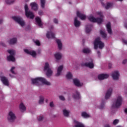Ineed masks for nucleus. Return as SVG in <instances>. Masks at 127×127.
Here are the masks:
<instances>
[{
  "mask_svg": "<svg viewBox=\"0 0 127 127\" xmlns=\"http://www.w3.org/2000/svg\"><path fill=\"white\" fill-rule=\"evenodd\" d=\"M32 83L36 86H40L42 83L47 86H50L51 83L47 81L44 78L40 77L31 79Z\"/></svg>",
  "mask_w": 127,
  "mask_h": 127,
  "instance_id": "obj_1",
  "label": "nucleus"
},
{
  "mask_svg": "<svg viewBox=\"0 0 127 127\" xmlns=\"http://www.w3.org/2000/svg\"><path fill=\"white\" fill-rule=\"evenodd\" d=\"M123 101L124 99L122 96H121V95H118L112 105V109H119V108L123 105Z\"/></svg>",
  "mask_w": 127,
  "mask_h": 127,
  "instance_id": "obj_2",
  "label": "nucleus"
},
{
  "mask_svg": "<svg viewBox=\"0 0 127 127\" xmlns=\"http://www.w3.org/2000/svg\"><path fill=\"white\" fill-rule=\"evenodd\" d=\"M85 62L88 63H82L81 64V66L82 67H88L90 69H93L94 68V63H93L94 61L91 58H88L84 60Z\"/></svg>",
  "mask_w": 127,
  "mask_h": 127,
  "instance_id": "obj_3",
  "label": "nucleus"
},
{
  "mask_svg": "<svg viewBox=\"0 0 127 127\" xmlns=\"http://www.w3.org/2000/svg\"><path fill=\"white\" fill-rule=\"evenodd\" d=\"M94 49H98L99 47V49H103L105 47V44L102 41H101V38L97 37L95 39L94 43Z\"/></svg>",
  "mask_w": 127,
  "mask_h": 127,
  "instance_id": "obj_4",
  "label": "nucleus"
},
{
  "mask_svg": "<svg viewBox=\"0 0 127 127\" xmlns=\"http://www.w3.org/2000/svg\"><path fill=\"white\" fill-rule=\"evenodd\" d=\"M12 19L14 20L16 22H17L22 27L25 25V22L23 20V19L20 16H14L12 17Z\"/></svg>",
  "mask_w": 127,
  "mask_h": 127,
  "instance_id": "obj_5",
  "label": "nucleus"
},
{
  "mask_svg": "<svg viewBox=\"0 0 127 127\" xmlns=\"http://www.w3.org/2000/svg\"><path fill=\"white\" fill-rule=\"evenodd\" d=\"M44 70V71H47L46 75L47 77H50L52 76V73H53V71L52 70H51V68L49 67V64L48 63H45Z\"/></svg>",
  "mask_w": 127,
  "mask_h": 127,
  "instance_id": "obj_6",
  "label": "nucleus"
},
{
  "mask_svg": "<svg viewBox=\"0 0 127 127\" xmlns=\"http://www.w3.org/2000/svg\"><path fill=\"white\" fill-rule=\"evenodd\" d=\"M7 52L10 55L7 57V60H8V61H12V62H14L15 61V58H14L13 55L15 54V51L12 50H8Z\"/></svg>",
  "mask_w": 127,
  "mask_h": 127,
  "instance_id": "obj_7",
  "label": "nucleus"
},
{
  "mask_svg": "<svg viewBox=\"0 0 127 127\" xmlns=\"http://www.w3.org/2000/svg\"><path fill=\"white\" fill-rule=\"evenodd\" d=\"M15 119H16V117H15V115L13 112L10 111L8 113V116H7V120L9 123H13L14 121L15 120Z\"/></svg>",
  "mask_w": 127,
  "mask_h": 127,
  "instance_id": "obj_8",
  "label": "nucleus"
},
{
  "mask_svg": "<svg viewBox=\"0 0 127 127\" xmlns=\"http://www.w3.org/2000/svg\"><path fill=\"white\" fill-rule=\"evenodd\" d=\"M53 28H54V26H53V25H52L50 29V32L48 31L47 33L46 36L47 38H48V39H50V38H52L53 39H54V38H55V34L51 32V30H53Z\"/></svg>",
  "mask_w": 127,
  "mask_h": 127,
  "instance_id": "obj_9",
  "label": "nucleus"
},
{
  "mask_svg": "<svg viewBox=\"0 0 127 127\" xmlns=\"http://www.w3.org/2000/svg\"><path fill=\"white\" fill-rule=\"evenodd\" d=\"M113 93V88H110L107 91V92L105 94V99L108 100V99L110 98V97L112 96V94Z\"/></svg>",
  "mask_w": 127,
  "mask_h": 127,
  "instance_id": "obj_10",
  "label": "nucleus"
},
{
  "mask_svg": "<svg viewBox=\"0 0 127 127\" xmlns=\"http://www.w3.org/2000/svg\"><path fill=\"white\" fill-rule=\"evenodd\" d=\"M112 77L114 80H119L120 78V73H119V71H115L112 72Z\"/></svg>",
  "mask_w": 127,
  "mask_h": 127,
  "instance_id": "obj_11",
  "label": "nucleus"
},
{
  "mask_svg": "<svg viewBox=\"0 0 127 127\" xmlns=\"http://www.w3.org/2000/svg\"><path fill=\"white\" fill-rule=\"evenodd\" d=\"M24 51L27 54H29V55H31V56H32V57H36V52L34 51H30L27 49H24Z\"/></svg>",
  "mask_w": 127,
  "mask_h": 127,
  "instance_id": "obj_12",
  "label": "nucleus"
},
{
  "mask_svg": "<svg viewBox=\"0 0 127 127\" xmlns=\"http://www.w3.org/2000/svg\"><path fill=\"white\" fill-rule=\"evenodd\" d=\"M25 15L28 18H30V19H33L34 18V14L31 11H28L26 12Z\"/></svg>",
  "mask_w": 127,
  "mask_h": 127,
  "instance_id": "obj_13",
  "label": "nucleus"
},
{
  "mask_svg": "<svg viewBox=\"0 0 127 127\" xmlns=\"http://www.w3.org/2000/svg\"><path fill=\"white\" fill-rule=\"evenodd\" d=\"M99 80H105L109 78V74H101L98 76Z\"/></svg>",
  "mask_w": 127,
  "mask_h": 127,
  "instance_id": "obj_14",
  "label": "nucleus"
},
{
  "mask_svg": "<svg viewBox=\"0 0 127 127\" xmlns=\"http://www.w3.org/2000/svg\"><path fill=\"white\" fill-rule=\"evenodd\" d=\"M1 81L5 86H8V79L5 76L1 77Z\"/></svg>",
  "mask_w": 127,
  "mask_h": 127,
  "instance_id": "obj_15",
  "label": "nucleus"
},
{
  "mask_svg": "<svg viewBox=\"0 0 127 127\" xmlns=\"http://www.w3.org/2000/svg\"><path fill=\"white\" fill-rule=\"evenodd\" d=\"M74 25L75 27H79L81 25V22L78 20V18L75 17L74 19Z\"/></svg>",
  "mask_w": 127,
  "mask_h": 127,
  "instance_id": "obj_16",
  "label": "nucleus"
},
{
  "mask_svg": "<svg viewBox=\"0 0 127 127\" xmlns=\"http://www.w3.org/2000/svg\"><path fill=\"white\" fill-rule=\"evenodd\" d=\"M76 14H77V16H78V17H79V18H80L81 20H85V19H86L85 15L80 13L79 11H77Z\"/></svg>",
  "mask_w": 127,
  "mask_h": 127,
  "instance_id": "obj_17",
  "label": "nucleus"
},
{
  "mask_svg": "<svg viewBox=\"0 0 127 127\" xmlns=\"http://www.w3.org/2000/svg\"><path fill=\"white\" fill-rule=\"evenodd\" d=\"M73 83L76 87H82V86H83V84L80 83V80L77 78L73 79Z\"/></svg>",
  "mask_w": 127,
  "mask_h": 127,
  "instance_id": "obj_18",
  "label": "nucleus"
},
{
  "mask_svg": "<svg viewBox=\"0 0 127 127\" xmlns=\"http://www.w3.org/2000/svg\"><path fill=\"white\" fill-rule=\"evenodd\" d=\"M92 27H93V25L92 24H88L86 25L85 27L86 33H90V32H91V31L92 30Z\"/></svg>",
  "mask_w": 127,
  "mask_h": 127,
  "instance_id": "obj_19",
  "label": "nucleus"
},
{
  "mask_svg": "<svg viewBox=\"0 0 127 127\" xmlns=\"http://www.w3.org/2000/svg\"><path fill=\"white\" fill-rule=\"evenodd\" d=\"M35 20L38 26H39L40 27H42V25H43V24H42V21H41V18H40V17H37L35 18Z\"/></svg>",
  "mask_w": 127,
  "mask_h": 127,
  "instance_id": "obj_20",
  "label": "nucleus"
},
{
  "mask_svg": "<svg viewBox=\"0 0 127 127\" xmlns=\"http://www.w3.org/2000/svg\"><path fill=\"white\" fill-rule=\"evenodd\" d=\"M62 70H63V65L60 66L57 69V73L56 74V77H59L61 74V72H62Z\"/></svg>",
  "mask_w": 127,
  "mask_h": 127,
  "instance_id": "obj_21",
  "label": "nucleus"
},
{
  "mask_svg": "<svg viewBox=\"0 0 127 127\" xmlns=\"http://www.w3.org/2000/svg\"><path fill=\"white\" fill-rule=\"evenodd\" d=\"M31 8L34 10H37L38 9V5L36 4L35 2H32L30 4Z\"/></svg>",
  "mask_w": 127,
  "mask_h": 127,
  "instance_id": "obj_22",
  "label": "nucleus"
},
{
  "mask_svg": "<svg viewBox=\"0 0 127 127\" xmlns=\"http://www.w3.org/2000/svg\"><path fill=\"white\" fill-rule=\"evenodd\" d=\"M16 42H17V39L16 38L11 39L8 41V43L10 44V45H13V44H15Z\"/></svg>",
  "mask_w": 127,
  "mask_h": 127,
  "instance_id": "obj_23",
  "label": "nucleus"
},
{
  "mask_svg": "<svg viewBox=\"0 0 127 127\" xmlns=\"http://www.w3.org/2000/svg\"><path fill=\"white\" fill-rule=\"evenodd\" d=\"M106 27L107 28V31L109 34H112V28L111 27V22H108L106 25Z\"/></svg>",
  "mask_w": 127,
  "mask_h": 127,
  "instance_id": "obj_24",
  "label": "nucleus"
},
{
  "mask_svg": "<svg viewBox=\"0 0 127 127\" xmlns=\"http://www.w3.org/2000/svg\"><path fill=\"white\" fill-rule=\"evenodd\" d=\"M73 99L79 100L80 99V93L78 91H75V94H73L72 96Z\"/></svg>",
  "mask_w": 127,
  "mask_h": 127,
  "instance_id": "obj_25",
  "label": "nucleus"
},
{
  "mask_svg": "<svg viewBox=\"0 0 127 127\" xmlns=\"http://www.w3.org/2000/svg\"><path fill=\"white\" fill-rule=\"evenodd\" d=\"M19 109H20V110L21 111V112H24V111H26V107H25V106H24V104H23V103H21L20 104Z\"/></svg>",
  "mask_w": 127,
  "mask_h": 127,
  "instance_id": "obj_26",
  "label": "nucleus"
},
{
  "mask_svg": "<svg viewBox=\"0 0 127 127\" xmlns=\"http://www.w3.org/2000/svg\"><path fill=\"white\" fill-rule=\"evenodd\" d=\"M56 41L58 45L59 50H61L62 49V43H61V41L59 39H57Z\"/></svg>",
  "mask_w": 127,
  "mask_h": 127,
  "instance_id": "obj_27",
  "label": "nucleus"
},
{
  "mask_svg": "<svg viewBox=\"0 0 127 127\" xmlns=\"http://www.w3.org/2000/svg\"><path fill=\"white\" fill-rule=\"evenodd\" d=\"M55 57L56 60H60L62 58V55L60 53H58L55 54Z\"/></svg>",
  "mask_w": 127,
  "mask_h": 127,
  "instance_id": "obj_28",
  "label": "nucleus"
},
{
  "mask_svg": "<svg viewBox=\"0 0 127 127\" xmlns=\"http://www.w3.org/2000/svg\"><path fill=\"white\" fill-rule=\"evenodd\" d=\"M113 6V3L111 2H107L106 4V5L103 6V7H105L106 9H109L110 7H112Z\"/></svg>",
  "mask_w": 127,
  "mask_h": 127,
  "instance_id": "obj_29",
  "label": "nucleus"
},
{
  "mask_svg": "<svg viewBox=\"0 0 127 127\" xmlns=\"http://www.w3.org/2000/svg\"><path fill=\"white\" fill-rule=\"evenodd\" d=\"M82 52L85 54H89L91 52V50L89 48H84L82 50Z\"/></svg>",
  "mask_w": 127,
  "mask_h": 127,
  "instance_id": "obj_30",
  "label": "nucleus"
},
{
  "mask_svg": "<svg viewBox=\"0 0 127 127\" xmlns=\"http://www.w3.org/2000/svg\"><path fill=\"white\" fill-rule=\"evenodd\" d=\"M69 114H70V112L68 111L67 110L64 109L63 110V114L64 116V117H69Z\"/></svg>",
  "mask_w": 127,
  "mask_h": 127,
  "instance_id": "obj_31",
  "label": "nucleus"
},
{
  "mask_svg": "<svg viewBox=\"0 0 127 127\" xmlns=\"http://www.w3.org/2000/svg\"><path fill=\"white\" fill-rule=\"evenodd\" d=\"M81 116L85 119H87V118H90V115H89V114H88L87 113L85 112H83L82 113Z\"/></svg>",
  "mask_w": 127,
  "mask_h": 127,
  "instance_id": "obj_32",
  "label": "nucleus"
},
{
  "mask_svg": "<svg viewBox=\"0 0 127 127\" xmlns=\"http://www.w3.org/2000/svg\"><path fill=\"white\" fill-rule=\"evenodd\" d=\"M96 22L98 23V24H101L102 22H103V17H100V18H96Z\"/></svg>",
  "mask_w": 127,
  "mask_h": 127,
  "instance_id": "obj_33",
  "label": "nucleus"
},
{
  "mask_svg": "<svg viewBox=\"0 0 127 127\" xmlns=\"http://www.w3.org/2000/svg\"><path fill=\"white\" fill-rule=\"evenodd\" d=\"M89 20L92 22H96V18L93 16H90L88 17Z\"/></svg>",
  "mask_w": 127,
  "mask_h": 127,
  "instance_id": "obj_34",
  "label": "nucleus"
},
{
  "mask_svg": "<svg viewBox=\"0 0 127 127\" xmlns=\"http://www.w3.org/2000/svg\"><path fill=\"white\" fill-rule=\"evenodd\" d=\"M15 2V0H6L5 2L7 3V4H11L12 3H13V2Z\"/></svg>",
  "mask_w": 127,
  "mask_h": 127,
  "instance_id": "obj_35",
  "label": "nucleus"
},
{
  "mask_svg": "<svg viewBox=\"0 0 127 127\" xmlns=\"http://www.w3.org/2000/svg\"><path fill=\"white\" fill-rule=\"evenodd\" d=\"M44 102V97L41 96L40 97V100L39 101V104H40V105H42Z\"/></svg>",
  "mask_w": 127,
  "mask_h": 127,
  "instance_id": "obj_36",
  "label": "nucleus"
},
{
  "mask_svg": "<svg viewBox=\"0 0 127 127\" xmlns=\"http://www.w3.org/2000/svg\"><path fill=\"white\" fill-rule=\"evenodd\" d=\"M41 1V6L42 8L45 7V0H40Z\"/></svg>",
  "mask_w": 127,
  "mask_h": 127,
  "instance_id": "obj_37",
  "label": "nucleus"
},
{
  "mask_svg": "<svg viewBox=\"0 0 127 127\" xmlns=\"http://www.w3.org/2000/svg\"><path fill=\"white\" fill-rule=\"evenodd\" d=\"M100 34L103 38H106L107 37V34L102 30L100 31Z\"/></svg>",
  "mask_w": 127,
  "mask_h": 127,
  "instance_id": "obj_38",
  "label": "nucleus"
},
{
  "mask_svg": "<svg viewBox=\"0 0 127 127\" xmlns=\"http://www.w3.org/2000/svg\"><path fill=\"white\" fill-rule=\"evenodd\" d=\"M104 107H105V101L104 100H102L101 105L100 106H99V109H100V110H102V109L104 108Z\"/></svg>",
  "mask_w": 127,
  "mask_h": 127,
  "instance_id": "obj_39",
  "label": "nucleus"
},
{
  "mask_svg": "<svg viewBox=\"0 0 127 127\" xmlns=\"http://www.w3.org/2000/svg\"><path fill=\"white\" fill-rule=\"evenodd\" d=\"M66 77L67 79H72V74L71 72H68L66 75Z\"/></svg>",
  "mask_w": 127,
  "mask_h": 127,
  "instance_id": "obj_40",
  "label": "nucleus"
},
{
  "mask_svg": "<svg viewBox=\"0 0 127 127\" xmlns=\"http://www.w3.org/2000/svg\"><path fill=\"white\" fill-rule=\"evenodd\" d=\"M33 42H34V43H35L36 45H37V46H40V42H39V40H37L35 41L34 40H33Z\"/></svg>",
  "mask_w": 127,
  "mask_h": 127,
  "instance_id": "obj_41",
  "label": "nucleus"
},
{
  "mask_svg": "<svg viewBox=\"0 0 127 127\" xmlns=\"http://www.w3.org/2000/svg\"><path fill=\"white\" fill-rule=\"evenodd\" d=\"M119 120L118 119H115L113 123V125H114V126H116V125H118V124H119Z\"/></svg>",
  "mask_w": 127,
  "mask_h": 127,
  "instance_id": "obj_42",
  "label": "nucleus"
},
{
  "mask_svg": "<svg viewBox=\"0 0 127 127\" xmlns=\"http://www.w3.org/2000/svg\"><path fill=\"white\" fill-rule=\"evenodd\" d=\"M15 69V67L13 66L11 67V69H10V72L12 73V74H13L14 75H15V74H16L14 71L13 70H14Z\"/></svg>",
  "mask_w": 127,
  "mask_h": 127,
  "instance_id": "obj_43",
  "label": "nucleus"
},
{
  "mask_svg": "<svg viewBox=\"0 0 127 127\" xmlns=\"http://www.w3.org/2000/svg\"><path fill=\"white\" fill-rule=\"evenodd\" d=\"M24 8H25V13H26V12H28V11H29L28 10H29V8H28V5H27V4H25V5Z\"/></svg>",
  "mask_w": 127,
  "mask_h": 127,
  "instance_id": "obj_44",
  "label": "nucleus"
},
{
  "mask_svg": "<svg viewBox=\"0 0 127 127\" xmlns=\"http://www.w3.org/2000/svg\"><path fill=\"white\" fill-rule=\"evenodd\" d=\"M96 14H98V15H99V16H100V17H103V12H101V11H98L96 12Z\"/></svg>",
  "mask_w": 127,
  "mask_h": 127,
  "instance_id": "obj_45",
  "label": "nucleus"
},
{
  "mask_svg": "<svg viewBox=\"0 0 127 127\" xmlns=\"http://www.w3.org/2000/svg\"><path fill=\"white\" fill-rule=\"evenodd\" d=\"M59 99L61 101H65V97L62 95L59 96Z\"/></svg>",
  "mask_w": 127,
  "mask_h": 127,
  "instance_id": "obj_46",
  "label": "nucleus"
},
{
  "mask_svg": "<svg viewBox=\"0 0 127 127\" xmlns=\"http://www.w3.org/2000/svg\"><path fill=\"white\" fill-rule=\"evenodd\" d=\"M38 120L39 122H41V121H42L43 120V117L40 116V117H38Z\"/></svg>",
  "mask_w": 127,
  "mask_h": 127,
  "instance_id": "obj_47",
  "label": "nucleus"
},
{
  "mask_svg": "<svg viewBox=\"0 0 127 127\" xmlns=\"http://www.w3.org/2000/svg\"><path fill=\"white\" fill-rule=\"evenodd\" d=\"M54 22L56 24H58V20L57 19H56V18H54Z\"/></svg>",
  "mask_w": 127,
  "mask_h": 127,
  "instance_id": "obj_48",
  "label": "nucleus"
},
{
  "mask_svg": "<svg viewBox=\"0 0 127 127\" xmlns=\"http://www.w3.org/2000/svg\"><path fill=\"white\" fill-rule=\"evenodd\" d=\"M50 107H51V108H53V107H54V104L53 103V101H52L50 103Z\"/></svg>",
  "mask_w": 127,
  "mask_h": 127,
  "instance_id": "obj_49",
  "label": "nucleus"
},
{
  "mask_svg": "<svg viewBox=\"0 0 127 127\" xmlns=\"http://www.w3.org/2000/svg\"><path fill=\"white\" fill-rule=\"evenodd\" d=\"M39 15H43V11L42 10H40L39 11Z\"/></svg>",
  "mask_w": 127,
  "mask_h": 127,
  "instance_id": "obj_50",
  "label": "nucleus"
},
{
  "mask_svg": "<svg viewBox=\"0 0 127 127\" xmlns=\"http://www.w3.org/2000/svg\"><path fill=\"white\" fill-rule=\"evenodd\" d=\"M100 1H101V4L103 5V6H105V3L104 2H103V1H104V0H100Z\"/></svg>",
  "mask_w": 127,
  "mask_h": 127,
  "instance_id": "obj_51",
  "label": "nucleus"
},
{
  "mask_svg": "<svg viewBox=\"0 0 127 127\" xmlns=\"http://www.w3.org/2000/svg\"><path fill=\"white\" fill-rule=\"evenodd\" d=\"M97 54L98 55V57H100V56H101V52H100V51H97Z\"/></svg>",
  "mask_w": 127,
  "mask_h": 127,
  "instance_id": "obj_52",
  "label": "nucleus"
},
{
  "mask_svg": "<svg viewBox=\"0 0 127 127\" xmlns=\"http://www.w3.org/2000/svg\"><path fill=\"white\" fill-rule=\"evenodd\" d=\"M112 64L111 63H109V64H108V67H109V69H111V68H112Z\"/></svg>",
  "mask_w": 127,
  "mask_h": 127,
  "instance_id": "obj_53",
  "label": "nucleus"
},
{
  "mask_svg": "<svg viewBox=\"0 0 127 127\" xmlns=\"http://www.w3.org/2000/svg\"><path fill=\"white\" fill-rule=\"evenodd\" d=\"M0 45H2V46H3L4 47H5L6 45L4 43H0Z\"/></svg>",
  "mask_w": 127,
  "mask_h": 127,
  "instance_id": "obj_54",
  "label": "nucleus"
},
{
  "mask_svg": "<svg viewBox=\"0 0 127 127\" xmlns=\"http://www.w3.org/2000/svg\"><path fill=\"white\" fill-rule=\"evenodd\" d=\"M127 62V60H124L123 62V64H126Z\"/></svg>",
  "mask_w": 127,
  "mask_h": 127,
  "instance_id": "obj_55",
  "label": "nucleus"
},
{
  "mask_svg": "<svg viewBox=\"0 0 127 127\" xmlns=\"http://www.w3.org/2000/svg\"><path fill=\"white\" fill-rule=\"evenodd\" d=\"M123 42H124V43H125V44H127V40H123Z\"/></svg>",
  "mask_w": 127,
  "mask_h": 127,
  "instance_id": "obj_56",
  "label": "nucleus"
},
{
  "mask_svg": "<svg viewBox=\"0 0 127 127\" xmlns=\"http://www.w3.org/2000/svg\"><path fill=\"white\" fill-rule=\"evenodd\" d=\"M2 21H3L2 19L0 20V24H1V23H2Z\"/></svg>",
  "mask_w": 127,
  "mask_h": 127,
  "instance_id": "obj_57",
  "label": "nucleus"
},
{
  "mask_svg": "<svg viewBox=\"0 0 127 127\" xmlns=\"http://www.w3.org/2000/svg\"><path fill=\"white\" fill-rule=\"evenodd\" d=\"M125 113H126V114H127V108H126L125 109Z\"/></svg>",
  "mask_w": 127,
  "mask_h": 127,
  "instance_id": "obj_58",
  "label": "nucleus"
},
{
  "mask_svg": "<svg viewBox=\"0 0 127 127\" xmlns=\"http://www.w3.org/2000/svg\"><path fill=\"white\" fill-rule=\"evenodd\" d=\"M46 103H48V99H46Z\"/></svg>",
  "mask_w": 127,
  "mask_h": 127,
  "instance_id": "obj_59",
  "label": "nucleus"
},
{
  "mask_svg": "<svg viewBox=\"0 0 127 127\" xmlns=\"http://www.w3.org/2000/svg\"><path fill=\"white\" fill-rule=\"evenodd\" d=\"M119 0V1H123V0Z\"/></svg>",
  "mask_w": 127,
  "mask_h": 127,
  "instance_id": "obj_60",
  "label": "nucleus"
},
{
  "mask_svg": "<svg viewBox=\"0 0 127 127\" xmlns=\"http://www.w3.org/2000/svg\"><path fill=\"white\" fill-rule=\"evenodd\" d=\"M9 76H10V77H12V76H11V74H9Z\"/></svg>",
  "mask_w": 127,
  "mask_h": 127,
  "instance_id": "obj_61",
  "label": "nucleus"
}]
</instances>
